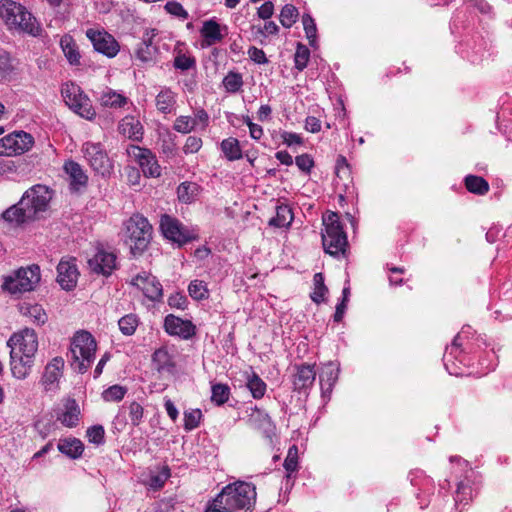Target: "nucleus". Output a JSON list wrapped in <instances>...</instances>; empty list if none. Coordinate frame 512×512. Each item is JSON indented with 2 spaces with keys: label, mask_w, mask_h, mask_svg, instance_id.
<instances>
[{
  "label": "nucleus",
  "mask_w": 512,
  "mask_h": 512,
  "mask_svg": "<svg viewBox=\"0 0 512 512\" xmlns=\"http://www.w3.org/2000/svg\"><path fill=\"white\" fill-rule=\"evenodd\" d=\"M256 495V487L252 483L236 481L223 487L208 502L204 512H252Z\"/></svg>",
  "instance_id": "f257e3e1"
},
{
  "label": "nucleus",
  "mask_w": 512,
  "mask_h": 512,
  "mask_svg": "<svg viewBox=\"0 0 512 512\" xmlns=\"http://www.w3.org/2000/svg\"><path fill=\"white\" fill-rule=\"evenodd\" d=\"M51 198V191L47 186L34 185L25 191L17 204L6 209L2 217L5 221L16 224L35 220L40 213L47 210Z\"/></svg>",
  "instance_id": "f03ea898"
},
{
  "label": "nucleus",
  "mask_w": 512,
  "mask_h": 512,
  "mask_svg": "<svg viewBox=\"0 0 512 512\" xmlns=\"http://www.w3.org/2000/svg\"><path fill=\"white\" fill-rule=\"evenodd\" d=\"M7 345L10 348V366L13 376L17 379H25L30 373L38 349L36 332L25 328L14 333L7 341Z\"/></svg>",
  "instance_id": "7ed1b4c3"
},
{
  "label": "nucleus",
  "mask_w": 512,
  "mask_h": 512,
  "mask_svg": "<svg viewBox=\"0 0 512 512\" xmlns=\"http://www.w3.org/2000/svg\"><path fill=\"white\" fill-rule=\"evenodd\" d=\"M0 18L9 29L34 37L39 36L42 32L40 23L32 13L25 6L13 0H0Z\"/></svg>",
  "instance_id": "20e7f679"
},
{
  "label": "nucleus",
  "mask_w": 512,
  "mask_h": 512,
  "mask_svg": "<svg viewBox=\"0 0 512 512\" xmlns=\"http://www.w3.org/2000/svg\"><path fill=\"white\" fill-rule=\"evenodd\" d=\"M96 348L97 343L90 332L77 331L70 343L71 367L78 373H85L95 359Z\"/></svg>",
  "instance_id": "39448f33"
},
{
  "label": "nucleus",
  "mask_w": 512,
  "mask_h": 512,
  "mask_svg": "<svg viewBox=\"0 0 512 512\" xmlns=\"http://www.w3.org/2000/svg\"><path fill=\"white\" fill-rule=\"evenodd\" d=\"M152 226L148 219L141 214H133L124 223V242L129 246L131 253L141 255L152 239Z\"/></svg>",
  "instance_id": "423d86ee"
},
{
  "label": "nucleus",
  "mask_w": 512,
  "mask_h": 512,
  "mask_svg": "<svg viewBox=\"0 0 512 512\" xmlns=\"http://www.w3.org/2000/svg\"><path fill=\"white\" fill-rule=\"evenodd\" d=\"M324 230L322 232V245L324 251L335 257H345L348 248L347 234L335 212L323 218Z\"/></svg>",
  "instance_id": "0eeeda50"
},
{
  "label": "nucleus",
  "mask_w": 512,
  "mask_h": 512,
  "mask_svg": "<svg viewBox=\"0 0 512 512\" xmlns=\"http://www.w3.org/2000/svg\"><path fill=\"white\" fill-rule=\"evenodd\" d=\"M450 462H456L461 469L465 470L464 477L457 483V489L454 497L455 509L458 512H462L474 495L478 493L481 478L476 471L468 467V462L461 457L451 456Z\"/></svg>",
  "instance_id": "6e6552de"
},
{
  "label": "nucleus",
  "mask_w": 512,
  "mask_h": 512,
  "mask_svg": "<svg viewBox=\"0 0 512 512\" xmlns=\"http://www.w3.org/2000/svg\"><path fill=\"white\" fill-rule=\"evenodd\" d=\"M40 279V268L33 264L26 268L21 267L11 275L6 276L2 288L12 295L22 294L34 290Z\"/></svg>",
  "instance_id": "1a4fd4ad"
},
{
  "label": "nucleus",
  "mask_w": 512,
  "mask_h": 512,
  "mask_svg": "<svg viewBox=\"0 0 512 512\" xmlns=\"http://www.w3.org/2000/svg\"><path fill=\"white\" fill-rule=\"evenodd\" d=\"M160 230L164 238L176 243L179 247L198 239L194 229L185 226L179 219L168 214L161 216Z\"/></svg>",
  "instance_id": "9d476101"
},
{
  "label": "nucleus",
  "mask_w": 512,
  "mask_h": 512,
  "mask_svg": "<svg viewBox=\"0 0 512 512\" xmlns=\"http://www.w3.org/2000/svg\"><path fill=\"white\" fill-rule=\"evenodd\" d=\"M62 97L75 113L81 117L92 120L96 112L91 104V100L84 94L80 86L75 83H66L61 89Z\"/></svg>",
  "instance_id": "9b49d317"
},
{
  "label": "nucleus",
  "mask_w": 512,
  "mask_h": 512,
  "mask_svg": "<svg viewBox=\"0 0 512 512\" xmlns=\"http://www.w3.org/2000/svg\"><path fill=\"white\" fill-rule=\"evenodd\" d=\"M34 138L25 131H15L0 139V156L21 155L32 148Z\"/></svg>",
  "instance_id": "f8f14e48"
},
{
  "label": "nucleus",
  "mask_w": 512,
  "mask_h": 512,
  "mask_svg": "<svg viewBox=\"0 0 512 512\" xmlns=\"http://www.w3.org/2000/svg\"><path fill=\"white\" fill-rule=\"evenodd\" d=\"M82 152L95 173L102 176L110 174L113 166L101 143L86 142Z\"/></svg>",
  "instance_id": "ddd939ff"
},
{
  "label": "nucleus",
  "mask_w": 512,
  "mask_h": 512,
  "mask_svg": "<svg viewBox=\"0 0 512 512\" xmlns=\"http://www.w3.org/2000/svg\"><path fill=\"white\" fill-rule=\"evenodd\" d=\"M126 152L140 166L144 176L156 178L161 175V167L151 150L137 145H129Z\"/></svg>",
  "instance_id": "4468645a"
},
{
  "label": "nucleus",
  "mask_w": 512,
  "mask_h": 512,
  "mask_svg": "<svg viewBox=\"0 0 512 512\" xmlns=\"http://www.w3.org/2000/svg\"><path fill=\"white\" fill-rule=\"evenodd\" d=\"M86 37L90 40L96 52L108 58H114L120 51V45L113 35L104 29L89 28Z\"/></svg>",
  "instance_id": "2eb2a0df"
},
{
  "label": "nucleus",
  "mask_w": 512,
  "mask_h": 512,
  "mask_svg": "<svg viewBox=\"0 0 512 512\" xmlns=\"http://www.w3.org/2000/svg\"><path fill=\"white\" fill-rule=\"evenodd\" d=\"M316 371L314 364L300 363L293 365V390L299 394L308 395L314 385Z\"/></svg>",
  "instance_id": "dca6fc26"
},
{
  "label": "nucleus",
  "mask_w": 512,
  "mask_h": 512,
  "mask_svg": "<svg viewBox=\"0 0 512 512\" xmlns=\"http://www.w3.org/2000/svg\"><path fill=\"white\" fill-rule=\"evenodd\" d=\"M465 334L466 331L463 329L454 337L451 345L446 347V351L443 356V362L447 372L450 375L459 376L463 373L461 367L455 362V360L459 363H462L464 360L462 357V353L464 352L462 341Z\"/></svg>",
  "instance_id": "f3484780"
},
{
  "label": "nucleus",
  "mask_w": 512,
  "mask_h": 512,
  "mask_svg": "<svg viewBox=\"0 0 512 512\" xmlns=\"http://www.w3.org/2000/svg\"><path fill=\"white\" fill-rule=\"evenodd\" d=\"M88 266L98 275L110 276L117 268V255L113 251L97 247L93 257L88 260Z\"/></svg>",
  "instance_id": "a211bd4d"
},
{
  "label": "nucleus",
  "mask_w": 512,
  "mask_h": 512,
  "mask_svg": "<svg viewBox=\"0 0 512 512\" xmlns=\"http://www.w3.org/2000/svg\"><path fill=\"white\" fill-rule=\"evenodd\" d=\"M131 284L140 289L145 297L153 302L160 301L163 296L162 284L155 276L148 272L138 273L132 279Z\"/></svg>",
  "instance_id": "6ab92c4d"
},
{
  "label": "nucleus",
  "mask_w": 512,
  "mask_h": 512,
  "mask_svg": "<svg viewBox=\"0 0 512 512\" xmlns=\"http://www.w3.org/2000/svg\"><path fill=\"white\" fill-rule=\"evenodd\" d=\"M164 330L170 336H178L188 340L195 336L196 326L190 320H184L174 314H168L164 319Z\"/></svg>",
  "instance_id": "aec40b11"
},
{
  "label": "nucleus",
  "mask_w": 512,
  "mask_h": 512,
  "mask_svg": "<svg viewBox=\"0 0 512 512\" xmlns=\"http://www.w3.org/2000/svg\"><path fill=\"white\" fill-rule=\"evenodd\" d=\"M250 410L251 412L249 413L247 420L249 426L259 431L264 438L272 442V438L275 436L276 426L268 413L256 406Z\"/></svg>",
  "instance_id": "412c9836"
},
{
  "label": "nucleus",
  "mask_w": 512,
  "mask_h": 512,
  "mask_svg": "<svg viewBox=\"0 0 512 512\" xmlns=\"http://www.w3.org/2000/svg\"><path fill=\"white\" fill-rule=\"evenodd\" d=\"M157 35L155 29L146 30L141 41L135 48V58L144 64L154 63L158 54V48L153 44L154 37Z\"/></svg>",
  "instance_id": "4be33fe9"
},
{
  "label": "nucleus",
  "mask_w": 512,
  "mask_h": 512,
  "mask_svg": "<svg viewBox=\"0 0 512 512\" xmlns=\"http://www.w3.org/2000/svg\"><path fill=\"white\" fill-rule=\"evenodd\" d=\"M57 273V282L62 289L70 291L76 286L79 272L75 259L61 260L57 266Z\"/></svg>",
  "instance_id": "5701e85b"
},
{
  "label": "nucleus",
  "mask_w": 512,
  "mask_h": 512,
  "mask_svg": "<svg viewBox=\"0 0 512 512\" xmlns=\"http://www.w3.org/2000/svg\"><path fill=\"white\" fill-rule=\"evenodd\" d=\"M227 33V27H221V25L215 19H209L203 22L200 29V35L202 37V47H211L217 43H220Z\"/></svg>",
  "instance_id": "b1692460"
},
{
  "label": "nucleus",
  "mask_w": 512,
  "mask_h": 512,
  "mask_svg": "<svg viewBox=\"0 0 512 512\" xmlns=\"http://www.w3.org/2000/svg\"><path fill=\"white\" fill-rule=\"evenodd\" d=\"M152 365L160 374L174 375L177 371L175 356L165 346L154 351Z\"/></svg>",
  "instance_id": "393cba45"
},
{
  "label": "nucleus",
  "mask_w": 512,
  "mask_h": 512,
  "mask_svg": "<svg viewBox=\"0 0 512 512\" xmlns=\"http://www.w3.org/2000/svg\"><path fill=\"white\" fill-rule=\"evenodd\" d=\"M340 368L332 362L326 364L319 375L321 394L323 398L329 397L338 380Z\"/></svg>",
  "instance_id": "a878e982"
},
{
  "label": "nucleus",
  "mask_w": 512,
  "mask_h": 512,
  "mask_svg": "<svg viewBox=\"0 0 512 512\" xmlns=\"http://www.w3.org/2000/svg\"><path fill=\"white\" fill-rule=\"evenodd\" d=\"M63 367L64 360L62 357H55L46 365L42 376L45 390H51L58 383L62 376Z\"/></svg>",
  "instance_id": "bb28decb"
},
{
  "label": "nucleus",
  "mask_w": 512,
  "mask_h": 512,
  "mask_svg": "<svg viewBox=\"0 0 512 512\" xmlns=\"http://www.w3.org/2000/svg\"><path fill=\"white\" fill-rule=\"evenodd\" d=\"M64 170L69 175L71 191L78 192L81 188L86 187L88 177L80 164L73 160L67 161L64 164Z\"/></svg>",
  "instance_id": "cd10ccee"
},
{
  "label": "nucleus",
  "mask_w": 512,
  "mask_h": 512,
  "mask_svg": "<svg viewBox=\"0 0 512 512\" xmlns=\"http://www.w3.org/2000/svg\"><path fill=\"white\" fill-rule=\"evenodd\" d=\"M119 132L134 141H141L143 138V126L133 116H125L119 123Z\"/></svg>",
  "instance_id": "c85d7f7f"
},
{
  "label": "nucleus",
  "mask_w": 512,
  "mask_h": 512,
  "mask_svg": "<svg viewBox=\"0 0 512 512\" xmlns=\"http://www.w3.org/2000/svg\"><path fill=\"white\" fill-rule=\"evenodd\" d=\"M80 408L75 399L69 398L64 404V411L58 415L57 419L65 427L73 428L78 425Z\"/></svg>",
  "instance_id": "c756f323"
},
{
  "label": "nucleus",
  "mask_w": 512,
  "mask_h": 512,
  "mask_svg": "<svg viewBox=\"0 0 512 512\" xmlns=\"http://www.w3.org/2000/svg\"><path fill=\"white\" fill-rule=\"evenodd\" d=\"M177 94L169 87H162L156 95L155 104L157 110L163 114L173 112L176 105Z\"/></svg>",
  "instance_id": "7c9ffc66"
},
{
  "label": "nucleus",
  "mask_w": 512,
  "mask_h": 512,
  "mask_svg": "<svg viewBox=\"0 0 512 512\" xmlns=\"http://www.w3.org/2000/svg\"><path fill=\"white\" fill-rule=\"evenodd\" d=\"M101 106L106 108L119 109L124 107L128 103V98L111 88H106L99 97Z\"/></svg>",
  "instance_id": "2f4dec72"
},
{
  "label": "nucleus",
  "mask_w": 512,
  "mask_h": 512,
  "mask_svg": "<svg viewBox=\"0 0 512 512\" xmlns=\"http://www.w3.org/2000/svg\"><path fill=\"white\" fill-rule=\"evenodd\" d=\"M60 47L70 65H80L81 55L72 36L66 34L60 39Z\"/></svg>",
  "instance_id": "473e14b6"
},
{
  "label": "nucleus",
  "mask_w": 512,
  "mask_h": 512,
  "mask_svg": "<svg viewBox=\"0 0 512 512\" xmlns=\"http://www.w3.org/2000/svg\"><path fill=\"white\" fill-rule=\"evenodd\" d=\"M58 450L72 459H77L81 457L84 451V445L82 441L77 438L61 439L58 443Z\"/></svg>",
  "instance_id": "72a5a7b5"
},
{
  "label": "nucleus",
  "mask_w": 512,
  "mask_h": 512,
  "mask_svg": "<svg viewBox=\"0 0 512 512\" xmlns=\"http://www.w3.org/2000/svg\"><path fill=\"white\" fill-rule=\"evenodd\" d=\"M293 221V212L289 205L280 204L276 207V215L269 220V225L276 228H288Z\"/></svg>",
  "instance_id": "f704fd0d"
},
{
  "label": "nucleus",
  "mask_w": 512,
  "mask_h": 512,
  "mask_svg": "<svg viewBox=\"0 0 512 512\" xmlns=\"http://www.w3.org/2000/svg\"><path fill=\"white\" fill-rule=\"evenodd\" d=\"M410 482L413 486L423 494H430L434 490V481L431 477L427 476L422 470H415L409 474Z\"/></svg>",
  "instance_id": "c9c22d12"
},
{
  "label": "nucleus",
  "mask_w": 512,
  "mask_h": 512,
  "mask_svg": "<svg viewBox=\"0 0 512 512\" xmlns=\"http://www.w3.org/2000/svg\"><path fill=\"white\" fill-rule=\"evenodd\" d=\"M221 151L225 158L229 161H236L242 158V149L240 142L237 138L229 137L223 139L221 144Z\"/></svg>",
  "instance_id": "e433bc0d"
},
{
  "label": "nucleus",
  "mask_w": 512,
  "mask_h": 512,
  "mask_svg": "<svg viewBox=\"0 0 512 512\" xmlns=\"http://www.w3.org/2000/svg\"><path fill=\"white\" fill-rule=\"evenodd\" d=\"M200 186L194 182H182L177 188V195L180 202L190 204L194 202L199 194Z\"/></svg>",
  "instance_id": "4c0bfd02"
},
{
  "label": "nucleus",
  "mask_w": 512,
  "mask_h": 512,
  "mask_svg": "<svg viewBox=\"0 0 512 512\" xmlns=\"http://www.w3.org/2000/svg\"><path fill=\"white\" fill-rule=\"evenodd\" d=\"M464 184L470 193L476 195H485L489 191V183L481 176L467 175Z\"/></svg>",
  "instance_id": "58836bf2"
},
{
  "label": "nucleus",
  "mask_w": 512,
  "mask_h": 512,
  "mask_svg": "<svg viewBox=\"0 0 512 512\" xmlns=\"http://www.w3.org/2000/svg\"><path fill=\"white\" fill-rule=\"evenodd\" d=\"M21 313L32 319L37 325H42L47 321V314L38 304H25L20 308Z\"/></svg>",
  "instance_id": "ea45409f"
},
{
  "label": "nucleus",
  "mask_w": 512,
  "mask_h": 512,
  "mask_svg": "<svg viewBox=\"0 0 512 512\" xmlns=\"http://www.w3.org/2000/svg\"><path fill=\"white\" fill-rule=\"evenodd\" d=\"M246 386L254 399L263 398L267 390L266 383L255 372L248 377Z\"/></svg>",
  "instance_id": "a19ab883"
},
{
  "label": "nucleus",
  "mask_w": 512,
  "mask_h": 512,
  "mask_svg": "<svg viewBox=\"0 0 512 512\" xmlns=\"http://www.w3.org/2000/svg\"><path fill=\"white\" fill-rule=\"evenodd\" d=\"M139 323V317L134 313L126 314L118 320L119 330L125 336H132Z\"/></svg>",
  "instance_id": "79ce46f5"
},
{
  "label": "nucleus",
  "mask_w": 512,
  "mask_h": 512,
  "mask_svg": "<svg viewBox=\"0 0 512 512\" xmlns=\"http://www.w3.org/2000/svg\"><path fill=\"white\" fill-rule=\"evenodd\" d=\"M122 410H127L131 425L137 427L141 424L144 417V407L137 401L125 403Z\"/></svg>",
  "instance_id": "37998d69"
},
{
  "label": "nucleus",
  "mask_w": 512,
  "mask_h": 512,
  "mask_svg": "<svg viewBox=\"0 0 512 512\" xmlns=\"http://www.w3.org/2000/svg\"><path fill=\"white\" fill-rule=\"evenodd\" d=\"M230 388L227 384L216 383L211 387V401L217 406L225 404L229 400Z\"/></svg>",
  "instance_id": "c03bdc74"
},
{
  "label": "nucleus",
  "mask_w": 512,
  "mask_h": 512,
  "mask_svg": "<svg viewBox=\"0 0 512 512\" xmlns=\"http://www.w3.org/2000/svg\"><path fill=\"white\" fill-rule=\"evenodd\" d=\"M298 16V9L292 4H286L281 9L279 20L283 27L290 28L296 23Z\"/></svg>",
  "instance_id": "a18cd8bd"
},
{
  "label": "nucleus",
  "mask_w": 512,
  "mask_h": 512,
  "mask_svg": "<svg viewBox=\"0 0 512 512\" xmlns=\"http://www.w3.org/2000/svg\"><path fill=\"white\" fill-rule=\"evenodd\" d=\"M223 86L228 93H237L243 86V77L239 72L230 71L224 77Z\"/></svg>",
  "instance_id": "49530a36"
},
{
  "label": "nucleus",
  "mask_w": 512,
  "mask_h": 512,
  "mask_svg": "<svg viewBox=\"0 0 512 512\" xmlns=\"http://www.w3.org/2000/svg\"><path fill=\"white\" fill-rule=\"evenodd\" d=\"M128 389L125 386L115 384L105 389L101 396L106 402H120L127 394Z\"/></svg>",
  "instance_id": "de8ad7c7"
},
{
  "label": "nucleus",
  "mask_w": 512,
  "mask_h": 512,
  "mask_svg": "<svg viewBox=\"0 0 512 512\" xmlns=\"http://www.w3.org/2000/svg\"><path fill=\"white\" fill-rule=\"evenodd\" d=\"M310 58V50L302 43H297L294 54V66L298 71H303L308 64Z\"/></svg>",
  "instance_id": "09e8293b"
},
{
  "label": "nucleus",
  "mask_w": 512,
  "mask_h": 512,
  "mask_svg": "<svg viewBox=\"0 0 512 512\" xmlns=\"http://www.w3.org/2000/svg\"><path fill=\"white\" fill-rule=\"evenodd\" d=\"M189 295L195 300H204L209 297L207 285L202 280H193L188 286Z\"/></svg>",
  "instance_id": "8fccbe9b"
},
{
  "label": "nucleus",
  "mask_w": 512,
  "mask_h": 512,
  "mask_svg": "<svg viewBox=\"0 0 512 512\" xmlns=\"http://www.w3.org/2000/svg\"><path fill=\"white\" fill-rule=\"evenodd\" d=\"M171 471L169 466L164 465L161 467L160 471L156 474H153L149 478V486L154 490L161 489L166 481L170 478Z\"/></svg>",
  "instance_id": "3c124183"
},
{
  "label": "nucleus",
  "mask_w": 512,
  "mask_h": 512,
  "mask_svg": "<svg viewBox=\"0 0 512 512\" xmlns=\"http://www.w3.org/2000/svg\"><path fill=\"white\" fill-rule=\"evenodd\" d=\"M314 291L311 294V299L315 303L324 301L325 294L328 292L327 287L324 284V277L322 273H316L313 277Z\"/></svg>",
  "instance_id": "603ef678"
},
{
  "label": "nucleus",
  "mask_w": 512,
  "mask_h": 512,
  "mask_svg": "<svg viewBox=\"0 0 512 512\" xmlns=\"http://www.w3.org/2000/svg\"><path fill=\"white\" fill-rule=\"evenodd\" d=\"M302 23L304 27V31L307 39L309 40V44L312 47H315L316 38H317V27L314 19L308 13H305L302 16Z\"/></svg>",
  "instance_id": "864d4df0"
},
{
  "label": "nucleus",
  "mask_w": 512,
  "mask_h": 512,
  "mask_svg": "<svg viewBox=\"0 0 512 512\" xmlns=\"http://www.w3.org/2000/svg\"><path fill=\"white\" fill-rule=\"evenodd\" d=\"M202 412L200 409H191L184 412V429L192 431L196 429L201 422Z\"/></svg>",
  "instance_id": "5fc2aeb1"
},
{
  "label": "nucleus",
  "mask_w": 512,
  "mask_h": 512,
  "mask_svg": "<svg viewBox=\"0 0 512 512\" xmlns=\"http://www.w3.org/2000/svg\"><path fill=\"white\" fill-rule=\"evenodd\" d=\"M173 66L175 69L186 71L196 66V60L192 56H187L186 54L179 53L175 56Z\"/></svg>",
  "instance_id": "6e6d98bb"
},
{
  "label": "nucleus",
  "mask_w": 512,
  "mask_h": 512,
  "mask_svg": "<svg viewBox=\"0 0 512 512\" xmlns=\"http://www.w3.org/2000/svg\"><path fill=\"white\" fill-rule=\"evenodd\" d=\"M89 442L101 445L105 441V430L102 425H93L87 429L86 432Z\"/></svg>",
  "instance_id": "4d7b16f0"
},
{
  "label": "nucleus",
  "mask_w": 512,
  "mask_h": 512,
  "mask_svg": "<svg viewBox=\"0 0 512 512\" xmlns=\"http://www.w3.org/2000/svg\"><path fill=\"white\" fill-rule=\"evenodd\" d=\"M295 164L304 174L309 175L315 163L312 156L304 153L295 157Z\"/></svg>",
  "instance_id": "13d9d810"
},
{
  "label": "nucleus",
  "mask_w": 512,
  "mask_h": 512,
  "mask_svg": "<svg viewBox=\"0 0 512 512\" xmlns=\"http://www.w3.org/2000/svg\"><path fill=\"white\" fill-rule=\"evenodd\" d=\"M173 129L182 134L190 133L195 129L192 122V117L183 115L177 117L174 122Z\"/></svg>",
  "instance_id": "bf43d9fd"
},
{
  "label": "nucleus",
  "mask_w": 512,
  "mask_h": 512,
  "mask_svg": "<svg viewBox=\"0 0 512 512\" xmlns=\"http://www.w3.org/2000/svg\"><path fill=\"white\" fill-rule=\"evenodd\" d=\"M165 10L167 13L181 19L186 20L189 17L188 12L184 9L182 4L177 1H168L165 6Z\"/></svg>",
  "instance_id": "052dcab7"
},
{
  "label": "nucleus",
  "mask_w": 512,
  "mask_h": 512,
  "mask_svg": "<svg viewBox=\"0 0 512 512\" xmlns=\"http://www.w3.org/2000/svg\"><path fill=\"white\" fill-rule=\"evenodd\" d=\"M202 139L198 136H189L186 139L183 151L185 154H193L198 152L202 147Z\"/></svg>",
  "instance_id": "680f3d73"
},
{
  "label": "nucleus",
  "mask_w": 512,
  "mask_h": 512,
  "mask_svg": "<svg viewBox=\"0 0 512 512\" xmlns=\"http://www.w3.org/2000/svg\"><path fill=\"white\" fill-rule=\"evenodd\" d=\"M168 305L171 308L184 310L187 305V297L181 293H174L168 298Z\"/></svg>",
  "instance_id": "e2e57ef3"
},
{
  "label": "nucleus",
  "mask_w": 512,
  "mask_h": 512,
  "mask_svg": "<svg viewBox=\"0 0 512 512\" xmlns=\"http://www.w3.org/2000/svg\"><path fill=\"white\" fill-rule=\"evenodd\" d=\"M192 122L195 128L200 124L205 129L209 124V115L203 108H198L194 111Z\"/></svg>",
  "instance_id": "0e129e2a"
},
{
  "label": "nucleus",
  "mask_w": 512,
  "mask_h": 512,
  "mask_svg": "<svg viewBox=\"0 0 512 512\" xmlns=\"http://www.w3.org/2000/svg\"><path fill=\"white\" fill-rule=\"evenodd\" d=\"M248 56L256 64H266L268 62L265 52L255 46L248 49Z\"/></svg>",
  "instance_id": "69168bd1"
},
{
  "label": "nucleus",
  "mask_w": 512,
  "mask_h": 512,
  "mask_svg": "<svg viewBox=\"0 0 512 512\" xmlns=\"http://www.w3.org/2000/svg\"><path fill=\"white\" fill-rule=\"evenodd\" d=\"M281 138L283 140V143L289 147L303 144L302 137L294 132L283 131L281 133Z\"/></svg>",
  "instance_id": "338daca9"
},
{
  "label": "nucleus",
  "mask_w": 512,
  "mask_h": 512,
  "mask_svg": "<svg viewBox=\"0 0 512 512\" xmlns=\"http://www.w3.org/2000/svg\"><path fill=\"white\" fill-rule=\"evenodd\" d=\"M274 13V4L272 1L264 2L257 10V15L263 20L271 18Z\"/></svg>",
  "instance_id": "774afa93"
}]
</instances>
